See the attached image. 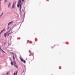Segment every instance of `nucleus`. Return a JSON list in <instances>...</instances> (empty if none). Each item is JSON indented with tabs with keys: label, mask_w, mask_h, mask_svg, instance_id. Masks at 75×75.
Masks as SVG:
<instances>
[{
	"label": "nucleus",
	"mask_w": 75,
	"mask_h": 75,
	"mask_svg": "<svg viewBox=\"0 0 75 75\" xmlns=\"http://www.w3.org/2000/svg\"><path fill=\"white\" fill-rule=\"evenodd\" d=\"M14 66H15L16 68H18V66L16 65H14Z\"/></svg>",
	"instance_id": "obj_12"
},
{
	"label": "nucleus",
	"mask_w": 75,
	"mask_h": 75,
	"mask_svg": "<svg viewBox=\"0 0 75 75\" xmlns=\"http://www.w3.org/2000/svg\"><path fill=\"white\" fill-rule=\"evenodd\" d=\"M21 61L22 62H24V63H26V61H25V60H24L23 59L21 58Z\"/></svg>",
	"instance_id": "obj_2"
},
{
	"label": "nucleus",
	"mask_w": 75,
	"mask_h": 75,
	"mask_svg": "<svg viewBox=\"0 0 75 75\" xmlns=\"http://www.w3.org/2000/svg\"><path fill=\"white\" fill-rule=\"evenodd\" d=\"M7 2V0H5V2Z\"/></svg>",
	"instance_id": "obj_14"
},
{
	"label": "nucleus",
	"mask_w": 75,
	"mask_h": 75,
	"mask_svg": "<svg viewBox=\"0 0 75 75\" xmlns=\"http://www.w3.org/2000/svg\"><path fill=\"white\" fill-rule=\"evenodd\" d=\"M17 73H18V71H16V75L17 74Z\"/></svg>",
	"instance_id": "obj_17"
},
{
	"label": "nucleus",
	"mask_w": 75,
	"mask_h": 75,
	"mask_svg": "<svg viewBox=\"0 0 75 75\" xmlns=\"http://www.w3.org/2000/svg\"><path fill=\"white\" fill-rule=\"evenodd\" d=\"M13 23V21H11L10 22L8 25H8H10V24H12V23Z\"/></svg>",
	"instance_id": "obj_4"
},
{
	"label": "nucleus",
	"mask_w": 75,
	"mask_h": 75,
	"mask_svg": "<svg viewBox=\"0 0 75 75\" xmlns=\"http://www.w3.org/2000/svg\"><path fill=\"white\" fill-rule=\"evenodd\" d=\"M13 60H14V61H15V58H16V55H15L14 56L13 55Z\"/></svg>",
	"instance_id": "obj_3"
},
{
	"label": "nucleus",
	"mask_w": 75,
	"mask_h": 75,
	"mask_svg": "<svg viewBox=\"0 0 75 75\" xmlns=\"http://www.w3.org/2000/svg\"><path fill=\"white\" fill-rule=\"evenodd\" d=\"M11 64L12 65H13V63L12 62H11Z\"/></svg>",
	"instance_id": "obj_11"
},
{
	"label": "nucleus",
	"mask_w": 75,
	"mask_h": 75,
	"mask_svg": "<svg viewBox=\"0 0 75 75\" xmlns=\"http://www.w3.org/2000/svg\"><path fill=\"white\" fill-rule=\"evenodd\" d=\"M9 28V27H8V29Z\"/></svg>",
	"instance_id": "obj_22"
},
{
	"label": "nucleus",
	"mask_w": 75,
	"mask_h": 75,
	"mask_svg": "<svg viewBox=\"0 0 75 75\" xmlns=\"http://www.w3.org/2000/svg\"><path fill=\"white\" fill-rule=\"evenodd\" d=\"M5 30V29H4L0 33V34H1V33H2L3 31H4Z\"/></svg>",
	"instance_id": "obj_8"
},
{
	"label": "nucleus",
	"mask_w": 75,
	"mask_h": 75,
	"mask_svg": "<svg viewBox=\"0 0 75 75\" xmlns=\"http://www.w3.org/2000/svg\"><path fill=\"white\" fill-rule=\"evenodd\" d=\"M28 42H29V40H28L27 41Z\"/></svg>",
	"instance_id": "obj_18"
},
{
	"label": "nucleus",
	"mask_w": 75,
	"mask_h": 75,
	"mask_svg": "<svg viewBox=\"0 0 75 75\" xmlns=\"http://www.w3.org/2000/svg\"><path fill=\"white\" fill-rule=\"evenodd\" d=\"M10 5H11V3L10 2H9L8 4V7L10 6Z\"/></svg>",
	"instance_id": "obj_9"
},
{
	"label": "nucleus",
	"mask_w": 75,
	"mask_h": 75,
	"mask_svg": "<svg viewBox=\"0 0 75 75\" xmlns=\"http://www.w3.org/2000/svg\"><path fill=\"white\" fill-rule=\"evenodd\" d=\"M14 63H15V64H16V62H14Z\"/></svg>",
	"instance_id": "obj_21"
},
{
	"label": "nucleus",
	"mask_w": 75,
	"mask_h": 75,
	"mask_svg": "<svg viewBox=\"0 0 75 75\" xmlns=\"http://www.w3.org/2000/svg\"><path fill=\"white\" fill-rule=\"evenodd\" d=\"M25 13H24V15H25Z\"/></svg>",
	"instance_id": "obj_23"
},
{
	"label": "nucleus",
	"mask_w": 75,
	"mask_h": 75,
	"mask_svg": "<svg viewBox=\"0 0 75 75\" xmlns=\"http://www.w3.org/2000/svg\"><path fill=\"white\" fill-rule=\"evenodd\" d=\"M2 0H0V1H1Z\"/></svg>",
	"instance_id": "obj_25"
},
{
	"label": "nucleus",
	"mask_w": 75,
	"mask_h": 75,
	"mask_svg": "<svg viewBox=\"0 0 75 75\" xmlns=\"http://www.w3.org/2000/svg\"><path fill=\"white\" fill-rule=\"evenodd\" d=\"M4 36L6 38V33H5L4 34Z\"/></svg>",
	"instance_id": "obj_7"
},
{
	"label": "nucleus",
	"mask_w": 75,
	"mask_h": 75,
	"mask_svg": "<svg viewBox=\"0 0 75 75\" xmlns=\"http://www.w3.org/2000/svg\"><path fill=\"white\" fill-rule=\"evenodd\" d=\"M23 4V2H21V1L20 0L18 2V4L17 5V7L18 8L20 5V11H21V13L22 12V11L21 10V9L22 8V5Z\"/></svg>",
	"instance_id": "obj_1"
},
{
	"label": "nucleus",
	"mask_w": 75,
	"mask_h": 75,
	"mask_svg": "<svg viewBox=\"0 0 75 75\" xmlns=\"http://www.w3.org/2000/svg\"><path fill=\"white\" fill-rule=\"evenodd\" d=\"M0 50L1 51H2L3 52H4V53H5V52L3 50H2L1 48V47L0 48Z\"/></svg>",
	"instance_id": "obj_6"
},
{
	"label": "nucleus",
	"mask_w": 75,
	"mask_h": 75,
	"mask_svg": "<svg viewBox=\"0 0 75 75\" xmlns=\"http://www.w3.org/2000/svg\"><path fill=\"white\" fill-rule=\"evenodd\" d=\"M22 1H23V2H22V1H21V2H23L24 1V0H22Z\"/></svg>",
	"instance_id": "obj_16"
},
{
	"label": "nucleus",
	"mask_w": 75,
	"mask_h": 75,
	"mask_svg": "<svg viewBox=\"0 0 75 75\" xmlns=\"http://www.w3.org/2000/svg\"><path fill=\"white\" fill-rule=\"evenodd\" d=\"M16 2H15V4H16Z\"/></svg>",
	"instance_id": "obj_27"
},
{
	"label": "nucleus",
	"mask_w": 75,
	"mask_h": 75,
	"mask_svg": "<svg viewBox=\"0 0 75 75\" xmlns=\"http://www.w3.org/2000/svg\"><path fill=\"white\" fill-rule=\"evenodd\" d=\"M29 52L30 53H31V51L30 50H29Z\"/></svg>",
	"instance_id": "obj_15"
},
{
	"label": "nucleus",
	"mask_w": 75,
	"mask_h": 75,
	"mask_svg": "<svg viewBox=\"0 0 75 75\" xmlns=\"http://www.w3.org/2000/svg\"><path fill=\"white\" fill-rule=\"evenodd\" d=\"M11 33H12V32H11L9 33L8 35V36H9V35L11 34Z\"/></svg>",
	"instance_id": "obj_10"
},
{
	"label": "nucleus",
	"mask_w": 75,
	"mask_h": 75,
	"mask_svg": "<svg viewBox=\"0 0 75 75\" xmlns=\"http://www.w3.org/2000/svg\"><path fill=\"white\" fill-rule=\"evenodd\" d=\"M14 75H16V74H15V73H14Z\"/></svg>",
	"instance_id": "obj_19"
},
{
	"label": "nucleus",
	"mask_w": 75,
	"mask_h": 75,
	"mask_svg": "<svg viewBox=\"0 0 75 75\" xmlns=\"http://www.w3.org/2000/svg\"><path fill=\"white\" fill-rule=\"evenodd\" d=\"M3 13H2L1 15L0 16V17H1V16H2V15H3Z\"/></svg>",
	"instance_id": "obj_13"
},
{
	"label": "nucleus",
	"mask_w": 75,
	"mask_h": 75,
	"mask_svg": "<svg viewBox=\"0 0 75 75\" xmlns=\"http://www.w3.org/2000/svg\"><path fill=\"white\" fill-rule=\"evenodd\" d=\"M54 46H55V45L54 46Z\"/></svg>",
	"instance_id": "obj_28"
},
{
	"label": "nucleus",
	"mask_w": 75,
	"mask_h": 75,
	"mask_svg": "<svg viewBox=\"0 0 75 75\" xmlns=\"http://www.w3.org/2000/svg\"><path fill=\"white\" fill-rule=\"evenodd\" d=\"M29 56H31V55H29Z\"/></svg>",
	"instance_id": "obj_24"
},
{
	"label": "nucleus",
	"mask_w": 75,
	"mask_h": 75,
	"mask_svg": "<svg viewBox=\"0 0 75 75\" xmlns=\"http://www.w3.org/2000/svg\"><path fill=\"white\" fill-rule=\"evenodd\" d=\"M7 74H8V72H7Z\"/></svg>",
	"instance_id": "obj_20"
},
{
	"label": "nucleus",
	"mask_w": 75,
	"mask_h": 75,
	"mask_svg": "<svg viewBox=\"0 0 75 75\" xmlns=\"http://www.w3.org/2000/svg\"><path fill=\"white\" fill-rule=\"evenodd\" d=\"M12 53H13V52H12Z\"/></svg>",
	"instance_id": "obj_26"
},
{
	"label": "nucleus",
	"mask_w": 75,
	"mask_h": 75,
	"mask_svg": "<svg viewBox=\"0 0 75 75\" xmlns=\"http://www.w3.org/2000/svg\"><path fill=\"white\" fill-rule=\"evenodd\" d=\"M14 6H15L14 4L13 3V5L12 8H14Z\"/></svg>",
	"instance_id": "obj_5"
}]
</instances>
